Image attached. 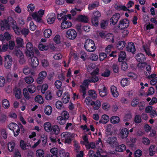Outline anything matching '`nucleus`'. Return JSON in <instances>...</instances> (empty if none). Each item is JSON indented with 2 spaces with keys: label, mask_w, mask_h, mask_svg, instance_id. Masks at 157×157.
<instances>
[{
  "label": "nucleus",
  "mask_w": 157,
  "mask_h": 157,
  "mask_svg": "<svg viewBox=\"0 0 157 157\" xmlns=\"http://www.w3.org/2000/svg\"><path fill=\"white\" fill-rule=\"evenodd\" d=\"M26 51L25 53L26 56L29 57H32L31 58V65L32 67H36L39 65L38 59L36 57L34 56V52L33 45L30 42H29L26 44Z\"/></svg>",
  "instance_id": "f257e3e1"
},
{
  "label": "nucleus",
  "mask_w": 157,
  "mask_h": 157,
  "mask_svg": "<svg viewBox=\"0 0 157 157\" xmlns=\"http://www.w3.org/2000/svg\"><path fill=\"white\" fill-rule=\"evenodd\" d=\"M84 46L87 51L90 52H93L96 49L94 41L90 39L85 40Z\"/></svg>",
  "instance_id": "f03ea898"
},
{
  "label": "nucleus",
  "mask_w": 157,
  "mask_h": 157,
  "mask_svg": "<svg viewBox=\"0 0 157 157\" xmlns=\"http://www.w3.org/2000/svg\"><path fill=\"white\" fill-rule=\"evenodd\" d=\"M9 128L13 131L15 136H17L20 133L19 126L15 123L11 122L8 126Z\"/></svg>",
  "instance_id": "7ed1b4c3"
},
{
  "label": "nucleus",
  "mask_w": 157,
  "mask_h": 157,
  "mask_svg": "<svg viewBox=\"0 0 157 157\" xmlns=\"http://www.w3.org/2000/svg\"><path fill=\"white\" fill-rule=\"evenodd\" d=\"M62 140L66 143L70 144L71 142L72 135L71 133L68 132H63L61 135Z\"/></svg>",
  "instance_id": "20e7f679"
},
{
  "label": "nucleus",
  "mask_w": 157,
  "mask_h": 157,
  "mask_svg": "<svg viewBox=\"0 0 157 157\" xmlns=\"http://www.w3.org/2000/svg\"><path fill=\"white\" fill-rule=\"evenodd\" d=\"M129 21L127 18L121 20L119 21L118 27L121 30L124 29L129 26Z\"/></svg>",
  "instance_id": "39448f33"
},
{
  "label": "nucleus",
  "mask_w": 157,
  "mask_h": 157,
  "mask_svg": "<svg viewBox=\"0 0 157 157\" xmlns=\"http://www.w3.org/2000/svg\"><path fill=\"white\" fill-rule=\"evenodd\" d=\"M66 35L68 38L73 40L76 38L77 36V33L75 29H71L67 31Z\"/></svg>",
  "instance_id": "423d86ee"
},
{
  "label": "nucleus",
  "mask_w": 157,
  "mask_h": 157,
  "mask_svg": "<svg viewBox=\"0 0 157 157\" xmlns=\"http://www.w3.org/2000/svg\"><path fill=\"white\" fill-rule=\"evenodd\" d=\"M106 142L113 147L117 145L118 142L117 141V138L116 137L112 136L111 137H108L106 140Z\"/></svg>",
  "instance_id": "0eeeda50"
},
{
  "label": "nucleus",
  "mask_w": 157,
  "mask_h": 157,
  "mask_svg": "<svg viewBox=\"0 0 157 157\" xmlns=\"http://www.w3.org/2000/svg\"><path fill=\"white\" fill-rule=\"evenodd\" d=\"M120 17V15L118 13L114 14L110 19V23L111 25H115L117 22Z\"/></svg>",
  "instance_id": "6e6552de"
},
{
  "label": "nucleus",
  "mask_w": 157,
  "mask_h": 157,
  "mask_svg": "<svg viewBox=\"0 0 157 157\" xmlns=\"http://www.w3.org/2000/svg\"><path fill=\"white\" fill-rule=\"evenodd\" d=\"M12 60L11 57L9 55H7L5 56V67L8 69L10 68Z\"/></svg>",
  "instance_id": "1a4fd4ad"
},
{
  "label": "nucleus",
  "mask_w": 157,
  "mask_h": 157,
  "mask_svg": "<svg viewBox=\"0 0 157 157\" xmlns=\"http://www.w3.org/2000/svg\"><path fill=\"white\" fill-rule=\"evenodd\" d=\"M1 29L3 31L5 29L9 30L10 26L9 24L8 21L6 19H4L0 24Z\"/></svg>",
  "instance_id": "9d476101"
},
{
  "label": "nucleus",
  "mask_w": 157,
  "mask_h": 157,
  "mask_svg": "<svg viewBox=\"0 0 157 157\" xmlns=\"http://www.w3.org/2000/svg\"><path fill=\"white\" fill-rule=\"evenodd\" d=\"M56 15L54 13H51L48 14L47 16V21L49 24L53 23L56 19Z\"/></svg>",
  "instance_id": "9b49d317"
},
{
  "label": "nucleus",
  "mask_w": 157,
  "mask_h": 157,
  "mask_svg": "<svg viewBox=\"0 0 157 157\" xmlns=\"http://www.w3.org/2000/svg\"><path fill=\"white\" fill-rule=\"evenodd\" d=\"M127 51L128 52H132V54L136 51V48L134 43L132 42L128 43L127 47Z\"/></svg>",
  "instance_id": "f8f14e48"
},
{
  "label": "nucleus",
  "mask_w": 157,
  "mask_h": 157,
  "mask_svg": "<svg viewBox=\"0 0 157 157\" xmlns=\"http://www.w3.org/2000/svg\"><path fill=\"white\" fill-rule=\"evenodd\" d=\"M13 91L14 94L16 99H21L22 96L21 89L16 87L13 89Z\"/></svg>",
  "instance_id": "ddd939ff"
},
{
  "label": "nucleus",
  "mask_w": 157,
  "mask_h": 157,
  "mask_svg": "<svg viewBox=\"0 0 157 157\" xmlns=\"http://www.w3.org/2000/svg\"><path fill=\"white\" fill-rule=\"evenodd\" d=\"M129 133L128 130L127 128L122 129L120 132V136L122 139L126 138Z\"/></svg>",
  "instance_id": "4468645a"
},
{
  "label": "nucleus",
  "mask_w": 157,
  "mask_h": 157,
  "mask_svg": "<svg viewBox=\"0 0 157 157\" xmlns=\"http://www.w3.org/2000/svg\"><path fill=\"white\" fill-rule=\"evenodd\" d=\"M99 95L101 97H104L107 95V90L105 86H103L101 89H98Z\"/></svg>",
  "instance_id": "2eb2a0df"
},
{
  "label": "nucleus",
  "mask_w": 157,
  "mask_h": 157,
  "mask_svg": "<svg viewBox=\"0 0 157 157\" xmlns=\"http://www.w3.org/2000/svg\"><path fill=\"white\" fill-rule=\"evenodd\" d=\"M117 145L115 146L114 147H115V151L119 152H122L124 151L126 148L125 145L124 144H122L119 145L118 142L117 143Z\"/></svg>",
  "instance_id": "dca6fc26"
},
{
  "label": "nucleus",
  "mask_w": 157,
  "mask_h": 157,
  "mask_svg": "<svg viewBox=\"0 0 157 157\" xmlns=\"http://www.w3.org/2000/svg\"><path fill=\"white\" fill-rule=\"evenodd\" d=\"M72 25L71 22L69 21L62 22L61 25V29H64L71 27Z\"/></svg>",
  "instance_id": "f3484780"
},
{
  "label": "nucleus",
  "mask_w": 157,
  "mask_h": 157,
  "mask_svg": "<svg viewBox=\"0 0 157 157\" xmlns=\"http://www.w3.org/2000/svg\"><path fill=\"white\" fill-rule=\"evenodd\" d=\"M77 20L80 22L84 23H87L88 21V19L87 17L82 15H80L78 16Z\"/></svg>",
  "instance_id": "a211bd4d"
},
{
  "label": "nucleus",
  "mask_w": 157,
  "mask_h": 157,
  "mask_svg": "<svg viewBox=\"0 0 157 157\" xmlns=\"http://www.w3.org/2000/svg\"><path fill=\"white\" fill-rule=\"evenodd\" d=\"M12 23L13 25L12 28L14 32L17 35H20L22 28H19L17 25L14 24L13 22Z\"/></svg>",
  "instance_id": "6ab92c4d"
},
{
  "label": "nucleus",
  "mask_w": 157,
  "mask_h": 157,
  "mask_svg": "<svg viewBox=\"0 0 157 157\" xmlns=\"http://www.w3.org/2000/svg\"><path fill=\"white\" fill-rule=\"evenodd\" d=\"M111 92L113 97L117 98L119 95V94L117 90L116 87L114 86H112L110 87Z\"/></svg>",
  "instance_id": "aec40b11"
},
{
  "label": "nucleus",
  "mask_w": 157,
  "mask_h": 157,
  "mask_svg": "<svg viewBox=\"0 0 157 157\" xmlns=\"http://www.w3.org/2000/svg\"><path fill=\"white\" fill-rule=\"evenodd\" d=\"M136 139L135 138H131L130 140H127V144L129 147H134V144L136 142Z\"/></svg>",
  "instance_id": "412c9836"
},
{
  "label": "nucleus",
  "mask_w": 157,
  "mask_h": 157,
  "mask_svg": "<svg viewBox=\"0 0 157 157\" xmlns=\"http://www.w3.org/2000/svg\"><path fill=\"white\" fill-rule=\"evenodd\" d=\"M70 98L69 94L68 92H65L63 96L62 101L63 103L66 104L69 101Z\"/></svg>",
  "instance_id": "4be33fe9"
},
{
  "label": "nucleus",
  "mask_w": 157,
  "mask_h": 157,
  "mask_svg": "<svg viewBox=\"0 0 157 157\" xmlns=\"http://www.w3.org/2000/svg\"><path fill=\"white\" fill-rule=\"evenodd\" d=\"M109 120V117L106 115H104L102 116L101 119L99 121V123L105 124L107 123Z\"/></svg>",
  "instance_id": "5701e85b"
},
{
  "label": "nucleus",
  "mask_w": 157,
  "mask_h": 157,
  "mask_svg": "<svg viewBox=\"0 0 157 157\" xmlns=\"http://www.w3.org/2000/svg\"><path fill=\"white\" fill-rule=\"evenodd\" d=\"M126 44L124 40L119 41L117 44V48L119 50H122Z\"/></svg>",
  "instance_id": "b1692460"
},
{
  "label": "nucleus",
  "mask_w": 157,
  "mask_h": 157,
  "mask_svg": "<svg viewBox=\"0 0 157 157\" xmlns=\"http://www.w3.org/2000/svg\"><path fill=\"white\" fill-rule=\"evenodd\" d=\"M89 97L92 99H95L97 97V94L96 91L93 90H90L88 91Z\"/></svg>",
  "instance_id": "393cba45"
},
{
  "label": "nucleus",
  "mask_w": 157,
  "mask_h": 157,
  "mask_svg": "<svg viewBox=\"0 0 157 157\" xmlns=\"http://www.w3.org/2000/svg\"><path fill=\"white\" fill-rule=\"evenodd\" d=\"M52 112V108L51 106L47 105L45 107L44 112L46 114L50 115L51 114Z\"/></svg>",
  "instance_id": "a878e982"
},
{
  "label": "nucleus",
  "mask_w": 157,
  "mask_h": 157,
  "mask_svg": "<svg viewBox=\"0 0 157 157\" xmlns=\"http://www.w3.org/2000/svg\"><path fill=\"white\" fill-rule=\"evenodd\" d=\"M60 129L59 126L56 125L53 126L51 128L50 132H53L56 135H57L59 132Z\"/></svg>",
  "instance_id": "bb28decb"
},
{
  "label": "nucleus",
  "mask_w": 157,
  "mask_h": 157,
  "mask_svg": "<svg viewBox=\"0 0 157 157\" xmlns=\"http://www.w3.org/2000/svg\"><path fill=\"white\" fill-rule=\"evenodd\" d=\"M35 102H38L40 104H43L44 103L43 97L39 95H38L35 97Z\"/></svg>",
  "instance_id": "cd10ccee"
},
{
  "label": "nucleus",
  "mask_w": 157,
  "mask_h": 157,
  "mask_svg": "<svg viewBox=\"0 0 157 157\" xmlns=\"http://www.w3.org/2000/svg\"><path fill=\"white\" fill-rule=\"evenodd\" d=\"M126 57V53L124 52H121L119 55L118 60L119 62H122Z\"/></svg>",
  "instance_id": "c85d7f7f"
},
{
  "label": "nucleus",
  "mask_w": 157,
  "mask_h": 157,
  "mask_svg": "<svg viewBox=\"0 0 157 157\" xmlns=\"http://www.w3.org/2000/svg\"><path fill=\"white\" fill-rule=\"evenodd\" d=\"M43 33L45 38H48L52 35V31L50 29H47L44 30Z\"/></svg>",
  "instance_id": "c756f323"
},
{
  "label": "nucleus",
  "mask_w": 157,
  "mask_h": 157,
  "mask_svg": "<svg viewBox=\"0 0 157 157\" xmlns=\"http://www.w3.org/2000/svg\"><path fill=\"white\" fill-rule=\"evenodd\" d=\"M50 151L52 155H49V157H54L55 155L56 157H58L57 156L58 150L56 148L54 147L52 148L51 149Z\"/></svg>",
  "instance_id": "7c9ffc66"
},
{
  "label": "nucleus",
  "mask_w": 157,
  "mask_h": 157,
  "mask_svg": "<svg viewBox=\"0 0 157 157\" xmlns=\"http://www.w3.org/2000/svg\"><path fill=\"white\" fill-rule=\"evenodd\" d=\"M44 128L45 130L47 132H50L51 131V124L49 122H47L45 123L44 125Z\"/></svg>",
  "instance_id": "2f4dec72"
},
{
  "label": "nucleus",
  "mask_w": 157,
  "mask_h": 157,
  "mask_svg": "<svg viewBox=\"0 0 157 157\" xmlns=\"http://www.w3.org/2000/svg\"><path fill=\"white\" fill-rule=\"evenodd\" d=\"M57 120L58 123L60 125H64L66 123V121L67 120L59 116L57 117Z\"/></svg>",
  "instance_id": "473e14b6"
},
{
  "label": "nucleus",
  "mask_w": 157,
  "mask_h": 157,
  "mask_svg": "<svg viewBox=\"0 0 157 157\" xmlns=\"http://www.w3.org/2000/svg\"><path fill=\"white\" fill-rule=\"evenodd\" d=\"M8 149L10 152L12 151L15 146V143L14 142H10L8 143Z\"/></svg>",
  "instance_id": "72a5a7b5"
},
{
  "label": "nucleus",
  "mask_w": 157,
  "mask_h": 157,
  "mask_svg": "<svg viewBox=\"0 0 157 157\" xmlns=\"http://www.w3.org/2000/svg\"><path fill=\"white\" fill-rule=\"evenodd\" d=\"M121 85L123 87L128 85L130 83L129 81L127 78H123L121 82Z\"/></svg>",
  "instance_id": "f704fd0d"
},
{
  "label": "nucleus",
  "mask_w": 157,
  "mask_h": 157,
  "mask_svg": "<svg viewBox=\"0 0 157 157\" xmlns=\"http://www.w3.org/2000/svg\"><path fill=\"white\" fill-rule=\"evenodd\" d=\"M2 105L5 109H8L10 106L9 101L6 99H3L2 100Z\"/></svg>",
  "instance_id": "c9c22d12"
},
{
  "label": "nucleus",
  "mask_w": 157,
  "mask_h": 157,
  "mask_svg": "<svg viewBox=\"0 0 157 157\" xmlns=\"http://www.w3.org/2000/svg\"><path fill=\"white\" fill-rule=\"evenodd\" d=\"M59 116L62 117L63 118L68 120L69 117V114L67 111H63L62 112L61 116Z\"/></svg>",
  "instance_id": "e433bc0d"
},
{
  "label": "nucleus",
  "mask_w": 157,
  "mask_h": 157,
  "mask_svg": "<svg viewBox=\"0 0 157 157\" xmlns=\"http://www.w3.org/2000/svg\"><path fill=\"white\" fill-rule=\"evenodd\" d=\"M91 83H95L97 82L99 80V78L98 76L91 75L89 78Z\"/></svg>",
  "instance_id": "4c0bfd02"
},
{
  "label": "nucleus",
  "mask_w": 157,
  "mask_h": 157,
  "mask_svg": "<svg viewBox=\"0 0 157 157\" xmlns=\"http://www.w3.org/2000/svg\"><path fill=\"white\" fill-rule=\"evenodd\" d=\"M120 121L119 117L117 116H113L110 119V121L113 124L118 123Z\"/></svg>",
  "instance_id": "58836bf2"
},
{
  "label": "nucleus",
  "mask_w": 157,
  "mask_h": 157,
  "mask_svg": "<svg viewBox=\"0 0 157 157\" xmlns=\"http://www.w3.org/2000/svg\"><path fill=\"white\" fill-rule=\"evenodd\" d=\"M29 31L28 29L22 28L21 32V35H23L26 37L29 34Z\"/></svg>",
  "instance_id": "ea45409f"
},
{
  "label": "nucleus",
  "mask_w": 157,
  "mask_h": 157,
  "mask_svg": "<svg viewBox=\"0 0 157 157\" xmlns=\"http://www.w3.org/2000/svg\"><path fill=\"white\" fill-rule=\"evenodd\" d=\"M144 56L142 53L138 54V62L140 63L144 62L145 60Z\"/></svg>",
  "instance_id": "a19ab883"
},
{
  "label": "nucleus",
  "mask_w": 157,
  "mask_h": 157,
  "mask_svg": "<svg viewBox=\"0 0 157 157\" xmlns=\"http://www.w3.org/2000/svg\"><path fill=\"white\" fill-rule=\"evenodd\" d=\"M42 145L44 146L47 142V136L45 134H44L41 136Z\"/></svg>",
  "instance_id": "79ce46f5"
},
{
  "label": "nucleus",
  "mask_w": 157,
  "mask_h": 157,
  "mask_svg": "<svg viewBox=\"0 0 157 157\" xmlns=\"http://www.w3.org/2000/svg\"><path fill=\"white\" fill-rule=\"evenodd\" d=\"M28 87V92L30 93L33 94L35 92L36 87L34 85H30Z\"/></svg>",
  "instance_id": "37998d69"
},
{
  "label": "nucleus",
  "mask_w": 157,
  "mask_h": 157,
  "mask_svg": "<svg viewBox=\"0 0 157 157\" xmlns=\"http://www.w3.org/2000/svg\"><path fill=\"white\" fill-rule=\"evenodd\" d=\"M25 82L27 84H30L33 83L34 81L33 78L31 76L26 77L25 78Z\"/></svg>",
  "instance_id": "c03bdc74"
},
{
  "label": "nucleus",
  "mask_w": 157,
  "mask_h": 157,
  "mask_svg": "<svg viewBox=\"0 0 157 157\" xmlns=\"http://www.w3.org/2000/svg\"><path fill=\"white\" fill-rule=\"evenodd\" d=\"M81 89L80 90V93L82 94V96L83 98H85L86 95V88L85 87H83V86H82L81 85L80 86Z\"/></svg>",
  "instance_id": "a18cd8bd"
},
{
  "label": "nucleus",
  "mask_w": 157,
  "mask_h": 157,
  "mask_svg": "<svg viewBox=\"0 0 157 157\" xmlns=\"http://www.w3.org/2000/svg\"><path fill=\"white\" fill-rule=\"evenodd\" d=\"M98 18L92 17L91 22L92 24L94 26H97L98 25Z\"/></svg>",
  "instance_id": "49530a36"
},
{
  "label": "nucleus",
  "mask_w": 157,
  "mask_h": 157,
  "mask_svg": "<svg viewBox=\"0 0 157 157\" xmlns=\"http://www.w3.org/2000/svg\"><path fill=\"white\" fill-rule=\"evenodd\" d=\"M111 68L114 73H117L119 72V67L117 64H113L111 67Z\"/></svg>",
  "instance_id": "de8ad7c7"
},
{
  "label": "nucleus",
  "mask_w": 157,
  "mask_h": 157,
  "mask_svg": "<svg viewBox=\"0 0 157 157\" xmlns=\"http://www.w3.org/2000/svg\"><path fill=\"white\" fill-rule=\"evenodd\" d=\"M38 48L41 51L47 50L48 49V47L43 44H40L38 45Z\"/></svg>",
  "instance_id": "09e8293b"
},
{
  "label": "nucleus",
  "mask_w": 157,
  "mask_h": 157,
  "mask_svg": "<svg viewBox=\"0 0 157 157\" xmlns=\"http://www.w3.org/2000/svg\"><path fill=\"white\" fill-rule=\"evenodd\" d=\"M37 157H44V152L42 150L39 149L36 151Z\"/></svg>",
  "instance_id": "8fccbe9b"
},
{
  "label": "nucleus",
  "mask_w": 157,
  "mask_h": 157,
  "mask_svg": "<svg viewBox=\"0 0 157 157\" xmlns=\"http://www.w3.org/2000/svg\"><path fill=\"white\" fill-rule=\"evenodd\" d=\"M14 53L16 56L19 58L20 57H23L24 56L21 51L19 49L15 50L14 51Z\"/></svg>",
  "instance_id": "3c124183"
},
{
  "label": "nucleus",
  "mask_w": 157,
  "mask_h": 157,
  "mask_svg": "<svg viewBox=\"0 0 157 157\" xmlns=\"http://www.w3.org/2000/svg\"><path fill=\"white\" fill-rule=\"evenodd\" d=\"M98 4L97 2L90 4L88 6V9L89 10H92L95 8L98 7Z\"/></svg>",
  "instance_id": "603ef678"
},
{
  "label": "nucleus",
  "mask_w": 157,
  "mask_h": 157,
  "mask_svg": "<svg viewBox=\"0 0 157 157\" xmlns=\"http://www.w3.org/2000/svg\"><path fill=\"white\" fill-rule=\"evenodd\" d=\"M108 21L106 20H103L101 22L100 26L101 29H105L108 25Z\"/></svg>",
  "instance_id": "864d4df0"
},
{
  "label": "nucleus",
  "mask_w": 157,
  "mask_h": 157,
  "mask_svg": "<svg viewBox=\"0 0 157 157\" xmlns=\"http://www.w3.org/2000/svg\"><path fill=\"white\" fill-rule=\"evenodd\" d=\"M89 83H91V82H90V80L89 78L85 79L82 82V86H83V87H88Z\"/></svg>",
  "instance_id": "5fc2aeb1"
},
{
  "label": "nucleus",
  "mask_w": 157,
  "mask_h": 157,
  "mask_svg": "<svg viewBox=\"0 0 157 157\" xmlns=\"http://www.w3.org/2000/svg\"><path fill=\"white\" fill-rule=\"evenodd\" d=\"M20 146L22 149L23 150H26V146H28V145H27L26 143L23 140H21L20 142Z\"/></svg>",
  "instance_id": "6e6d98bb"
},
{
  "label": "nucleus",
  "mask_w": 157,
  "mask_h": 157,
  "mask_svg": "<svg viewBox=\"0 0 157 157\" xmlns=\"http://www.w3.org/2000/svg\"><path fill=\"white\" fill-rule=\"evenodd\" d=\"M28 91L26 88H24L23 90V94L24 97L27 99H29L30 96Z\"/></svg>",
  "instance_id": "4d7b16f0"
},
{
  "label": "nucleus",
  "mask_w": 157,
  "mask_h": 157,
  "mask_svg": "<svg viewBox=\"0 0 157 157\" xmlns=\"http://www.w3.org/2000/svg\"><path fill=\"white\" fill-rule=\"evenodd\" d=\"M155 147L154 145H151L149 148V155L151 156H153L155 153V151H153Z\"/></svg>",
  "instance_id": "13d9d810"
},
{
  "label": "nucleus",
  "mask_w": 157,
  "mask_h": 157,
  "mask_svg": "<svg viewBox=\"0 0 157 157\" xmlns=\"http://www.w3.org/2000/svg\"><path fill=\"white\" fill-rule=\"evenodd\" d=\"M56 107L58 109H61L63 107V104L61 101H58L56 102Z\"/></svg>",
  "instance_id": "bf43d9fd"
},
{
  "label": "nucleus",
  "mask_w": 157,
  "mask_h": 157,
  "mask_svg": "<svg viewBox=\"0 0 157 157\" xmlns=\"http://www.w3.org/2000/svg\"><path fill=\"white\" fill-rule=\"evenodd\" d=\"M101 105V102L99 101H96L94 106V109L95 110H98Z\"/></svg>",
  "instance_id": "052dcab7"
},
{
  "label": "nucleus",
  "mask_w": 157,
  "mask_h": 157,
  "mask_svg": "<svg viewBox=\"0 0 157 157\" xmlns=\"http://www.w3.org/2000/svg\"><path fill=\"white\" fill-rule=\"evenodd\" d=\"M31 69L28 67H25L23 70V72L25 75H28L30 73L32 74Z\"/></svg>",
  "instance_id": "680f3d73"
},
{
  "label": "nucleus",
  "mask_w": 157,
  "mask_h": 157,
  "mask_svg": "<svg viewBox=\"0 0 157 157\" xmlns=\"http://www.w3.org/2000/svg\"><path fill=\"white\" fill-rule=\"evenodd\" d=\"M110 74V71L108 69H106L101 74V76L105 77H107L109 76Z\"/></svg>",
  "instance_id": "e2e57ef3"
},
{
  "label": "nucleus",
  "mask_w": 157,
  "mask_h": 157,
  "mask_svg": "<svg viewBox=\"0 0 157 157\" xmlns=\"http://www.w3.org/2000/svg\"><path fill=\"white\" fill-rule=\"evenodd\" d=\"M28 11L29 12H32L34 11L35 9V6L33 4H30L29 5L27 6Z\"/></svg>",
  "instance_id": "0e129e2a"
},
{
  "label": "nucleus",
  "mask_w": 157,
  "mask_h": 157,
  "mask_svg": "<svg viewBox=\"0 0 157 157\" xmlns=\"http://www.w3.org/2000/svg\"><path fill=\"white\" fill-rule=\"evenodd\" d=\"M55 85L57 89H59L62 86V82L59 80H56L55 82Z\"/></svg>",
  "instance_id": "69168bd1"
},
{
  "label": "nucleus",
  "mask_w": 157,
  "mask_h": 157,
  "mask_svg": "<svg viewBox=\"0 0 157 157\" xmlns=\"http://www.w3.org/2000/svg\"><path fill=\"white\" fill-rule=\"evenodd\" d=\"M147 65V64L146 63H140L138 64V67L141 70H142L143 68H144Z\"/></svg>",
  "instance_id": "338daca9"
},
{
  "label": "nucleus",
  "mask_w": 157,
  "mask_h": 157,
  "mask_svg": "<svg viewBox=\"0 0 157 157\" xmlns=\"http://www.w3.org/2000/svg\"><path fill=\"white\" fill-rule=\"evenodd\" d=\"M54 42L57 44H59L60 43V36L59 35H56L53 39Z\"/></svg>",
  "instance_id": "774afa93"
}]
</instances>
